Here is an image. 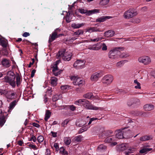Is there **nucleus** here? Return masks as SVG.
<instances>
[{"label":"nucleus","mask_w":155,"mask_h":155,"mask_svg":"<svg viewBox=\"0 0 155 155\" xmlns=\"http://www.w3.org/2000/svg\"><path fill=\"white\" fill-rule=\"evenodd\" d=\"M66 107L69 108L72 111H74L76 108V107L74 106L73 105H70L66 106Z\"/></svg>","instance_id":"40"},{"label":"nucleus","mask_w":155,"mask_h":155,"mask_svg":"<svg viewBox=\"0 0 155 155\" xmlns=\"http://www.w3.org/2000/svg\"><path fill=\"white\" fill-rule=\"evenodd\" d=\"M124 128H123L121 130H116L115 132L116 137L118 139H122L124 137V131L123 130H124Z\"/></svg>","instance_id":"13"},{"label":"nucleus","mask_w":155,"mask_h":155,"mask_svg":"<svg viewBox=\"0 0 155 155\" xmlns=\"http://www.w3.org/2000/svg\"><path fill=\"white\" fill-rule=\"evenodd\" d=\"M128 147L127 144H122L120 146L119 149L121 151H124L127 149Z\"/></svg>","instance_id":"25"},{"label":"nucleus","mask_w":155,"mask_h":155,"mask_svg":"<svg viewBox=\"0 0 155 155\" xmlns=\"http://www.w3.org/2000/svg\"><path fill=\"white\" fill-rule=\"evenodd\" d=\"M154 106L151 104H147L144 105L143 108L146 111H149L153 110L154 108Z\"/></svg>","instance_id":"15"},{"label":"nucleus","mask_w":155,"mask_h":155,"mask_svg":"<svg viewBox=\"0 0 155 155\" xmlns=\"http://www.w3.org/2000/svg\"><path fill=\"white\" fill-rule=\"evenodd\" d=\"M0 45L3 47H6L7 46V42L4 39L0 38Z\"/></svg>","instance_id":"32"},{"label":"nucleus","mask_w":155,"mask_h":155,"mask_svg":"<svg viewBox=\"0 0 155 155\" xmlns=\"http://www.w3.org/2000/svg\"><path fill=\"white\" fill-rule=\"evenodd\" d=\"M83 97L85 98L88 99H91L94 97L93 93L91 92L88 93L84 94Z\"/></svg>","instance_id":"26"},{"label":"nucleus","mask_w":155,"mask_h":155,"mask_svg":"<svg viewBox=\"0 0 155 155\" xmlns=\"http://www.w3.org/2000/svg\"><path fill=\"white\" fill-rule=\"evenodd\" d=\"M66 21L67 23H69L71 21V19L69 18V17H68V15L66 16Z\"/></svg>","instance_id":"58"},{"label":"nucleus","mask_w":155,"mask_h":155,"mask_svg":"<svg viewBox=\"0 0 155 155\" xmlns=\"http://www.w3.org/2000/svg\"><path fill=\"white\" fill-rule=\"evenodd\" d=\"M16 101H14L13 102H12L10 104L9 107V109L8 111H10L14 107H15V105L16 104Z\"/></svg>","instance_id":"29"},{"label":"nucleus","mask_w":155,"mask_h":155,"mask_svg":"<svg viewBox=\"0 0 155 155\" xmlns=\"http://www.w3.org/2000/svg\"><path fill=\"white\" fill-rule=\"evenodd\" d=\"M115 32L114 31L109 30L105 32L104 35L107 38L111 37L113 36Z\"/></svg>","instance_id":"17"},{"label":"nucleus","mask_w":155,"mask_h":155,"mask_svg":"<svg viewBox=\"0 0 155 155\" xmlns=\"http://www.w3.org/2000/svg\"><path fill=\"white\" fill-rule=\"evenodd\" d=\"M51 133L52 134V135L53 137H57V133L51 131Z\"/></svg>","instance_id":"59"},{"label":"nucleus","mask_w":155,"mask_h":155,"mask_svg":"<svg viewBox=\"0 0 155 155\" xmlns=\"http://www.w3.org/2000/svg\"><path fill=\"white\" fill-rule=\"evenodd\" d=\"M23 143L21 140H19L18 142V144L19 145L22 146Z\"/></svg>","instance_id":"63"},{"label":"nucleus","mask_w":155,"mask_h":155,"mask_svg":"<svg viewBox=\"0 0 155 155\" xmlns=\"http://www.w3.org/2000/svg\"><path fill=\"white\" fill-rule=\"evenodd\" d=\"M113 79V77L111 75L108 74L105 75L102 78L101 81L104 84L109 85L112 83Z\"/></svg>","instance_id":"6"},{"label":"nucleus","mask_w":155,"mask_h":155,"mask_svg":"<svg viewBox=\"0 0 155 155\" xmlns=\"http://www.w3.org/2000/svg\"><path fill=\"white\" fill-rule=\"evenodd\" d=\"M28 146L34 150H36L38 149L36 146L34 144H29Z\"/></svg>","instance_id":"49"},{"label":"nucleus","mask_w":155,"mask_h":155,"mask_svg":"<svg viewBox=\"0 0 155 155\" xmlns=\"http://www.w3.org/2000/svg\"><path fill=\"white\" fill-rule=\"evenodd\" d=\"M15 95V93H11L10 92H8V93L7 94L6 97L8 99H12L14 98Z\"/></svg>","instance_id":"24"},{"label":"nucleus","mask_w":155,"mask_h":155,"mask_svg":"<svg viewBox=\"0 0 155 155\" xmlns=\"http://www.w3.org/2000/svg\"><path fill=\"white\" fill-rule=\"evenodd\" d=\"M74 104L77 105H78L79 104H82L84 107L87 109L97 110L99 109L101 110L102 109L101 107H97L90 104L89 101L85 99H79L75 101Z\"/></svg>","instance_id":"1"},{"label":"nucleus","mask_w":155,"mask_h":155,"mask_svg":"<svg viewBox=\"0 0 155 155\" xmlns=\"http://www.w3.org/2000/svg\"><path fill=\"white\" fill-rule=\"evenodd\" d=\"M67 88V85H64L61 86V89L63 91L65 90Z\"/></svg>","instance_id":"55"},{"label":"nucleus","mask_w":155,"mask_h":155,"mask_svg":"<svg viewBox=\"0 0 155 155\" xmlns=\"http://www.w3.org/2000/svg\"><path fill=\"white\" fill-rule=\"evenodd\" d=\"M52 71L53 72H55L56 71L58 70V67L57 66V64L56 63L53 67Z\"/></svg>","instance_id":"48"},{"label":"nucleus","mask_w":155,"mask_h":155,"mask_svg":"<svg viewBox=\"0 0 155 155\" xmlns=\"http://www.w3.org/2000/svg\"><path fill=\"white\" fill-rule=\"evenodd\" d=\"M102 49L103 50L105 51L107 49V46L105 43H103L102 45Z\"/></svg>","instance_id":"51"},{"label":"nucleus","mask_w":155,"mask_h":155,"mask_svg":"<svg viewBox=\"0 0 155 155\" xmlns=\"http://www.w3.org/2000/svg\"><path fill=\"white\" fill-rule=\"evenodd\" d=\"M112 18V17L110 16H102L97 18L96 21V22H102L105 21L107 19Z\"/></svg>","instance_id":"16"},{"label":"nucleus","mask_w":155,"mask_h":155,"mask_svg":"<svg viewBox=\"0 0 155 155\" xmlns=\"http://www.w3.org/2000/svg\"><path fill=\"white\" fill-rule=\"evenodd\" d=\"M71 79L73 81L74 84L78 85L80 87L82 86L84 83V81L82 80L81 78L76 76H74L71 77Z\"/></svg>","instance_id":"8"},{"label":"nucleus","mask_w":155,"mask_h":155,"mask_svg":"<svg viewBox=\"0 0 155 155\" xmlns=\"http://www.w3.org/2000/svg\"><path fill=\"white\" fill-rule=\"evenodd\" d=\"M88 49L90 50H96V47H91L88 48Z\"/></svg>","instance_id":"62"},{"label":"nucleus","mask_w":155,"mask_h":155,"mask_svg":"<svg viewBox=\"0 0 155 155\" xmlns=\"http://www.w3.org/2000/svg\"><path fill=\"white\" fill-rule=\"evenodd\" d=\"M51 114V113L49 110H47L46 111L44 119L45 121H48V119L50 117Z\"/></svg>","instance_id":"23"},{"label":"nucleus","mask_w":155,"mask_h":155,"mask_svg":"<svg viewBox=\"0 0 155 155\" xmlns=\"http://www.w3.org/2000/svg\"><path fill=\"white\" fill-rule=\"evenodd\" d=\"M60 35H58V33L56 30H55L50 35L49 38L48 42L51 43L56 38L59 37Z\"/></svg>","instance_id":"12"},{"label":"nucleus","mask_w":155,"mask_h":155,"mask_svg":"<svg viewBox=\"0 0 155 155\" xmlns=\"http://www.w3.org/2000/svg\"><path fill=\"white\" fill-rule=\"evenodd\" d=\"M107 149V146L103 144H101L99 145L98 147L97 150L98 151L102 152L104 151Z\"/></svg>","instance_id":"22"},{"label":"nucleus","mask_w":155,"mask_h":155,"mask_svg":"<svg viewBox=\"0 0 155 155\" xmlns=\"http://www.w3.org/2000/svg\"><path fill=\"white\" fill-rule=\"evenodd\" d=\"M124 61H120L117 62L116 64V67L118 68H120L122 67L124 64Z\"/></svg>","instance_id":"37"},{"label":"nucleus","mask_w":155,"mask_h":155,"mask_svg":"<svg viewBox=\"0 0 155 155\" xmlns=\"http://www.w3.org/2000/svg\"><path fill=\"white\" fill-rule=\"evenodd\" d=\"M57 58H61L65 61H69L71 58L72 54L71 52L66 51L64 49L59 51L57 54Z\"/></svg>","instance_id":"3"},{"label":"nucleus","mask_w":155,"mask_h":155,"mask_svg":"<svg viewBox=\"0 0 155 155\" xmlns=\"http://www.w3.org/2000/svg\"><path fill=\"white\" fill-rule=\"evenodd\" d=\"M152 139V136H145L140 137V140L142 141H146L148 140H151Z\"/></svg>","instance_id":"21"},{"label":"nucleus","mask_w":155,"mask_h":155,"mask_svg":"<svg viewBox=\"0 0 155 155\" xmlns=\"http://www.w3.org/2000/svg\"><path fill=\"white\" fill-rule=\"evenodd\" d=\"M16 81L17 86H18L21 82V78L19 75H18L16 77Z\"/></svg>","instance_id":"38"},{"label":"nucleus","mask_w":155,"mask_h":155,"mask_svg":"<svg viewBox=\"0 0 155 155\" xmlns=\"http://www.w3.org/2000/svg\"><path fill=\"white\" fill-rule=\"evenodd\" d=\"M136 150V149L133 147H130L128 150V151L126 152V154H128L129 153H134Z\"/></svg>","instance_id":"31"},{"label":"nucleus","mask_w":155,"mask_h":155,"mask_svg":"<svg viewBox=\"0 0 155 155\" xmlns=\"http://www.w3.org/2000/svg\"><path fill=\"white\" fill-rule=\"evenodd\" d=\"M152 150L151 148H144L142 150H141L139 152L140 153H144V154L146 153L147 152L150 151Z\"/></svg>","instance_id":"30"},{"label":"nucleus","mask_w":155,"mask_h":155,"mask_svg":"<svg viewBox=\"0 0 155 155\" xmlns=\"http://www.w3.org/2000/svg\"><path fill=\"white\" fill-rule=\"evenodd\" d=\"M133 104L139 105L140 104V101L137 98H133Z\"/></svg>","instance_id":"39"},{"label":"nucleus","mask_w":155,"mask_h":155,"mask_svg":"<svg viewBox=\"0 0 155 155\" xmlns=\"http://www.w3.org/2000/svg\"><path fill=\"white\" fill-rule=\"evenodd\" d=\"M140 21V20L139 18H135L134 19L132 22L134 23H139Z\"/></svg>","instance_id":"44"},{"label":"nucleus","mask_w":155,"mask_h":155,"mask_svg":"<svg viewBox=\"0 0 155 155\" xmlns=\"http://www.w3.org/2000/svg\"><path fill=\"white\" fill-rule=\"evenodd\" d=\"M137 14V12L130 9L124 12L123 16L125 18L128 19L136 16Z\"/></svg>","instance_id":"5"},{"label":"nucleus","mask_w":155,"mask_h":155,"mask_svg":"<svg viewBox=\"0 0 155 155\" xmlns=\"http://www.w3.org/2000/svg\"><path fill=\"white\" fill-rule=\"evenodd\" d=\"M138 61L140 63H142L144 65H147L150 64L151 60L150 58L147 56H143L138 58Z\"/></svg>","instance_id":"7"},{"label":"nucleus","mask_w":155,"mask_h":155,"mask_svg":"<svg viewBox=\"0 0 155 155\" xmlns=\"http://www.w3.org/2000/svg\"><path fill=\"white\" fill-rule=\"evenodd\" d=\"M85 25L84 23H82L81 24H76L75 23H73L71 25V26L74 28H80Z\"/></svg>","instance_id":"18"},{"label":"nucleus","mask_w":155,"mask_h":155,"mask_svg":"<svg viewBox=\"0 0 155 155\" xmlns=\"http://www.w3.org/2000/svg\"><path fill=\"white\" fill-rule=\"evenodd\" d=\"M124 49L123 47H118L111 50L108 53L109 58L112 60H117L120 54V51L124 50Z\"/></svg>","instance_id":"2"},{"label":"nucleus","mask_w":155,"mask_h":155,"mask_svg":"<svg viewBox=\"0 0 155 155\" xmlns=\"http://www.w3.org/2000/svg\"><path fill=\"white\" fill-rule=\"evenodd\" d=\"M141 10L142 12H146L147 10V8L145 6L141 8Z\"/></svg>","instance_id":"53"},{"label":"nucleus","mask_w":155,"mask_h":155,"mask_svg":"<svg viewBox=\"0 0 155 155\" xmlns=\"http://www.w3.org/2000/svg\"><path fill=\"white\" fill-rule=\"evenodd\" d=\"M109 1V0H101L100 2V3L101 5H105L108 4Z\"/></svg>","instance_id":"41"},{"label":"nucleus","mask_w":155,"mask_h":155,"mask_svg":"<svg viewBox=\"0 0 155 155\" xmlns=\"http://www.w3.org/2000/svg\"><path fill=\"white\" fill-rule=\"evenodd\" d=\"M45 154L46 155H51L50 151L49 149H46Z\"/></svg>","instance_id":"52"},{"label":"nucleus","mask_w":155,"mask_h":155,"mask_svg":"<svg viewBox=\"0 0 155 155\" xmlns=\"http://www.w3.org/2000/svg\"><path fill=\"white\" fill-rule=\"evenodd\" d=\"M5 122V118L4 116H2L0 117V126H2Z\"/></svg>","instance_id":"34"},{"label":"nucleus","mask_w":155,"mask_h":155,"mask_svg":"<svg viewBox=\"0 0 155 155\" xmlns=\"http://www.w3.org/2000/svg\"><path fill=\"white\" fill-rule=\"evenodd\" d=\"M66 107V106H58V109L59 110H61L63 109H65Z\"/></svg>","instance_id":"60"},{"label":"nucleus","mask_w":155,"mask_h":155,"mask_svg":"<svg viewBox=\"0 0 155 155\" xmlns=\"http://www.w3.org/2000/svg\"><path fill=\"white\" fill-rule=\"evenodd\" d=\"M58 79L55 77H53L50 79L51 84L53 86H55L57 84Z\"/></svg>","instance_id":"20"},{"label":"nucleus","mask_w":155,"mask_h":155,"mask_svg":"<svg viewBox=\"0 0 155 155\" xmlns=\"http://www.w3.org/2000/svg\"><path fill=\"white\" fill-rule=\"evenodd\" d=\"M36 71L35 70H33L32 71L31 74V77L32 78L35 75V72Z\"/></svg>","instance_id":"57"},{"label":"nucleus","mask_w":155,"mask_h":155,"mask_svg":"<svg viewBox=\"0 0 155 155\" xmlns=\"http://www.w3.org/2000/svg\"><path fill=\"white\" fill-rule=\"evenodd\" d=\"M32 125L34 126L37 127H39L40 126V125L38 124L35 123H33Z\"/></svg>","instance_id":"61"},{"label":"nucleus","mask_w":155,"mask_h":155,"mask_svg":"<svg viewBox=\"0 0 155 155\" xmlns=\"http://www.w3.org/2000/svg\"><path fill=\"white\" fill-rule=\"evenodd\" d=\"M85 62L84 60H78L74 62L73 66L76 68H82L84 67Z\"/></svg>","instance_id":"10"},{"label":"nucleus","mask_w":155,"mask_h":155,"mask_svg":"<svg viewBox=\"0 0 155 155\" xmlns=\"http://www.w3.org/2000/svg\"><path fill=\"white\" fill-rule=\"evenodd\" d=\"M32 141L34 142H35L37 140V138L35 136H33L32 137Z\"/></svg>","instance_id":"64"},{"label":"nucleus","mask_w":155,"mask_h":155,"mask_svg":"<svg viewBox=\"0 0 155 155\" xmlns=\"http://www.w3.org/2000/svg\"><path fill=\"white\" fill-rule=\"evenodd\" d=\"M54 147L55 148L56 151L59 150V147L58 145V144L57 143H55L54 145Z\"/></svg>","instance_id":"50"},{"label":"nucleus","mask_w":155,"mask_h":155,"mask_svg":"<svg viewBox=\"0 0 155 155\" xmlns=\"http://www.w3.org/2000/svg\"><path fill=\"white\" fill-rule=\"evenodd\" d=\"M65 151V150L63 147H61L60 149V153L61 154H62Z\"/></svg>","instance_id":"56"},{"label":"nucleus","mask_w":155,"mask_h":155,"mask_svg":"<svg viewBox=\"0 0 155 155\" xmlns=\"http://www.w3.org/2000/svg\"><path fill=\"white\" fill-rule=\"evenodd\" d=\"M83 33L84 31L83 30L79 29L74 33V35L78 36L80 35H83Z\"/></svg>","instance_id":"33"},{"label":"nucleus","mask_w":155,"mask_h":155,"mask_svg":"<svg viewBox=\"0 0 155 155\" xmlns=\"http://www.w3.org/2000/svg\"><path fill=\"white\" fill-rule=\"evenodd\" d=\"M134 83L136 84V85L135 86V88L136 89H140L141 88L140 84L138 82L137 80H136L134 81Z\"/></svg>","instance_id":"36"},{"label":"nucleus","mask_w":155,"mask_h":155,"mask_svg":"<svg viewBox=\"0 0 155 155\" xmlns=\"http://www.w3.org/2000/svg\"><path fill=\"white\" fill-rule=\"evenodd\" d=\"M133 98L131 99L128 101L127 104L128 106H130L133 104Z\"/></svg>","instance_id":"46"},{"label":"nucleus","mask_w":155,"mask_h":155,"mask_svg":"<svg viewBox=\"0 0 155 155\" xmlns=\"http://www.w3.org/2000/svg\"><path fill=\"white\" fill-rule=\"evenodd\" d=\"M64 143L67 145H69L71 142V138L69 137H64Z\"/></svg>","instance_id":"28"},{"label":"nucleus","mask_w":155,"mask_h":155,"mask_svg":"<svg viewBox=\"0 0 155 155\" xmlns=\"http://www.w3.org/2000/svg\"><path fill=\"white\" fill-rule=\"evenodd\" d=\"M15 77L14 73H12L11 75L9 76H6L4 78V81L5 82L9 83L14 88L16 86L15 81Z\"/></svg>","instance_id":"4"},{"label":"nucleus","mask_w":155,"mask_h":155,"mask_svg":"<svg viewBox=\"0 0 155 155\" xmlns=\"http://www.w3.org/2000/svg\"><path fill=\"white\" fill-rule=\"evenodd\" d=\"M101 31H100L99 28H97L95 27H91L88 28L86 32H88L89 33H91L94 32H101Z\"/></svg>","instance_id":"19"},{"label":"nucleus","mask_w":155,"mask_h":155,"mask_svg":"<svg viewBox=\"0 0 155 155\" xmlns=\"http://www.w3.org/2000/svg\"><path fill=\"white\" fill-rule=\"evenodd\" d=\"M44 137L42 136H39L38 137L37 140L39 143L42 142L44 140Z\"/></svg>","instance_id":"45"},{"label":"nucleus","mask_w":155,"mask_h":155,"mask_svg":"<svg viewBox=\"0 0 155 155\" xmlns=\"http://www.w3.org/2000/svg\"><path fill=\"white\" fill-rule=\"evenodd\" d=\"M101 71L93 73L91 76V80L92 81H97L99 78L102 76Z\"/></svg>","instance_id":"11"},{"label":"nucleus","mask_w":155,"mask_h":155,"mask_svg":"<svg viewBox=\"0 0 155 155\" xmlns=\"http://www.w3.org/2000/svg\"><path fill=\"white\" fill-rule=\"evenodd\" d=\"M0 93L1 94V95L4 94L6 96L7 94L8 93V92L6 90H3L0 89Z\"/></svg>","instance_id":"42"},{"label":"nucleus","mask_w":155,"mask_h":155,"mask_svg":"<svg viewBox=\"0 0 155 155\" xmlns=\"http://www.w3.org/2000/svg\"><path fill=\"white\" fill-rule=\"evenodd\" d=\"M62 98L61 94H56L53 96L52 100L54 101H55L58 100Z\"/></svg>","instance_id":"27"},{"label":"nucleus","mask_w":155,"mask_h":155,"mask_svg":"<svg viewBox=\"0 0 155 155\" xmlns=\"http://www.w3.org/2000/svg\"><path fill=\"white\" fill-rule=\"evenodd\" d=\"M1 64L3 66L6 68L9 67L10 66V61L6 58H4L2 59Z\"/></svg>","instance_id":"14"},{"label":"nucleus","mask_w":155,"mask_h":155,"mask_svg":"<svg viewBox=\"0 0 155 155\" xmlns=\"http://www.w3.org/2000/svg\"><path fill=\"white\" fill-rule=\"evenodd\" d=\"M82 137V136L81 135H79L75 137L74 138L73 140L77 142H80L81 141Z\"/></svg>","instance_id":"35"},{"label":"nucleus","mask_w":155,"mask_h":155,"mask_svg":"<svg viewBox=\"0 0 155 155\" xmlns=\"http://www.w3.org/2000/svg\"><path fill=\"white\" fill-rule=\"evenodd\" d=\"M30 35V34L28 32H25L23 34V36L26 37Z\"/></svg>","instance_id":"54"},{"label":"nucleus","mask_w":155,"mask_h":155,"mask_svg":"<svg viewBox=\"0 0 155 155\" xmlns=\"http://www.w3.org/2000/svg\"><path fill=\"white\" fill-rule=\"evenodd\" d=\"M129 54L127 53H123L119 55L122 58H126L129 56Z\"/></svg>","instance_id":"47"},{"label":"nucleus","mask_w":155,"mask_h":155,"mask_svg":"<svg viewBox=\"0 0 155 155\" xmlns=\"http://www.w3.org/2000/svg\"><path fill=\"white\" fill-rule=\"evenodd\" d=\"M70 121L69 119H66L64 120L63 122L62 123V125L64 127L67 125L68 123Z\"/></svg>","instance_id":"43"},{"label":"nucleus","mask_w":155,"mask_h":155,"mask_svg":"<svg viewBox=\"0 0 155 155\" xmlns=\"http://www.w3.org/2000/svg\"><path fill=\"white\" fill-rule=\"evenodd\" d=\"M79 12L81 14H86V15H90L99 12L98 10L95 9L93 10L87 11L84 9H81L79 10Z\"/></svg>","instance_id":"9"}]
</instances>
